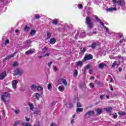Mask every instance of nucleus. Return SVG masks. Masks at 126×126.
I'll list each match as a JSON object with an SVG mask.
<instances>
[{
  "label": "nucleus",
  "mask_w": 126,
  "mask_h": 126,
  "mask_svg": "<svg viewBox=\"0 0 126 126\" xmlns=\"http://www.w3.org/2000/svg\"><path fill=\"white\" fill-rule=\"evenodd\" d=\"M94 114L95 112L94 110L88 111V112L84 115L85 119L91 118L92 116H94Z\"/></svg>",
  "instance_id": "1"
},
{
  "label": "nucleus",
  "mask_w": 126,
  "mask_h": 126,
  "mask_svg": "<svg viewBox=\"0 0 126 126\" xmlns=\"http://www.w3.org/2000/svg\"><path fill=\"white\" fill-rule=\"evenodd\" d=\"M86 24L88 25L90 29H91L93 28V23L91 22V18L89 16L86 17Z\"/></svg>",
  "instance_id": "2"
},
{
  "label": "nucleus",
  "mask_w": 126,
  "mask_h": 126,
  "mask_svg": "<svg viewBox=\"0 0 126 126\" xmlns=\"http://www.w3.org/2000/svg\"><path fill=\"white\" fill-rule=\"evenodd\" d=\"M8 94L6 92L3 93L1 95V99L4 102H6V100L8 98Z\"/></svg>",
  "instance_id": "3"
},
{
  "label": "nucleus",
  "mask_w": 126,
  "mask_h": 126,
  "mask_svg": "<svg viewBox=\"0 0 126 126\" xmlns=\"http://www.w3.org/2000/svg\"><path fill=\"white\" fill-rule=\"evenodd\" d=\"M23 74V70L20 69L16 68L14 72V75H22Z\"/></svg>",
  "instance_id": "4"
},
{
  "label": "nucleus",
  "mask_w": 126,
  "mask_h": 126,
  "mask_svg": "<svg viewBox=\"0 0 126 126\" xmlns=\"http://www.w3.org/2000/svg\"><path fill=\"white\" fill-rule=\"evenodd\" d=\"M112 3L113 4L117 3L118 6H122L123 1L121 0H112Z\"/></svg>",
  "instance_id": "5"
},
{
  "label": "nucleus",
  "mask_w": 126,
  "mask_h": 126,
  "mask_svg": "<svg viewBox=\"0 0 126 126\" xmlns=\"http://www.w3.org/2000/svg\"><path fill=\"white\" fill-rule=\"evenodd\" d=\"M84 59L85 61L93 60V56L91 54H89V55H85Z\"/></svg>",
  "instance_id": "6"
},
{
  "label": "nucleus",
  "mask_w": 126,
  "mask_h": 126,
  "mask_svg": "<svg viewBox=\"0 0 126 126\" xmlns=\"http://www.w3.org/2000/svg\"><path fill=\"white\" fill-rule=\"evenodd\" d=\"M6 76V72L3 71L2 73L0 74V80H4Z\"/></svg>",
  "instance_id": "7"
},
{
  "label": "nucleus",
  "mask_w": 126,
  "mask_h": 126,
  "mask_svg": "<svg viewBox=\"0 0 126 126\" xmlns=\"http://www.w3.org/2000/svg\"><path fill=\"white\" fill-rule=\"evenodd\" d=\"M18 84V81L16 80H12V86L13 89H15L17 88V85Z\"/></svg>",
  "instance_id": "8"
},
{
  "label": "nucleus",
  "mask_w": 126,
  "mask_h": 126,
  "mask_svg": "<svg viewBox=\"0 0 126 126\" xmlns=\"http://www.w3.org/2000/svg\"><path fill=\"white\" fill-rule=\"evenodd\" d=\"M107 65H106L104 63H101L98 64V68L101 69H104L105 67H107Z\"/></svg>",
  "instance_id": "9"
},
{
  "label": "nucleus",
  "mask_w": 126,
  "mask_h": 126,
  "mask_svg": "<svg viewBox=\"0 0 126 126\" xmlns=\"http://www.w3.org/2000/svg\"><path fill=\"white\" fill-rule=\"evenodd\" d=\"M14 57H15V54H10V55H8L6 58H5L3 61H7L8 60H10Z\"/></svg>",
  "instance_id": "10"
},
{
  "label": "nucleus",
  "mask_w": 126,
  "mask_h": 126,
  "mask_svg": "<svg viewBox=\"0 0 126 126\" xmlns=\"http://www.w3.org/2000/svg\"><path fill=\"white\" fill-rule=\"evenodd\" d=\"M97 45V42H93V44L91 45L88 46V47L92 48L93 49H94L96 48Z\"/></svg>",
  "instance_id": "11"
},
{
  "label": "nucleus",
  "mask_w": 126,
  "mask_h": 126,
  "mask_svg": "<svg viewBox=\"0 0 126 126\" xmlns=\"http://www.w3.org/2000/svg\"><path fill=\"white\" fill-rule=\"evenodd\" d=\"M116 10H117V8L115 7L108 8H107V9H106V11H107V12H113Z\"/></svg>",
  "instance_id": "12"
},
{
  "label": "nucleus",
  "mask_w": 126,
  "mask_h": 126,
  "mask_svg": "<svg viewBox=\"0 0 126 126\" xmlns=\"http://www.w3.org/2000/svg\"><path fill=\"white\" fill-rule=\"evenodd\" d=\"M35 53L36 52L33 50H28L27 51H26L25 54L28 55V54H35Z\"/></svg>",
  "instance_id": "13"
},
{
  "label": "nucleus",
  "mask_w": 126,
  "mask_h": 126,
  "mask_svg": "<svg viewBox=\"0 0 126 126\" xmlns=\"http://www.w3.org/2000/svg\"><path fill=\"white\" fill-rule=\"evenodd\" d=\"M112 109L113 108H112L111 107H109L106 108H104V111L107 112L108 113H111Z\"/></svg>",
  "instance_id": "14"
},
{
  "label": "nucleus",
  "mask_w": 126,
  "mask_h": 126,
  "mask_svg": "<svg viewBox=\"0 0 126 126\" xmlns=\"http://www.w3.org/2000/svg\"><path fill=\"white\" fill-rule=\"evenodd\" d=\"M28 105L29 106V107H30L31 110L33 111V108H34L33 104H32V103H31V102H29Z\"/></svg>",
  "instance_id": "15"
},
{
  "label": "nucleus",
  "mask_w": 126,
  "mask_h": 126,
  "mask_svg": "<svg viewBox=\"0 0 126 126\" xmlns=\"http://www.w3.org/2000/svg\"><path fill=\"white\" fill-rule=\"evenodd\" d=\"M95 111L96 112V113L98 115H100L101 114H102V109H100V108H97Z\"/></svg>",
  "instance_id": "16"
},
{
  "label": "nucleus",
  "mask_w": 126,
  "mask_h": 126,
  "mask_svg": "<svg viewBox=\"0 0 126 126\" xmlns=\"http://www.w3.org/2000/svg\"><path fill=\"white\" fill-rule=\"evenodd\" d=\"M35 33H36L35 30H32L31 31L30 35H31V36H33V35H35Z\"/></svg>",
  "instance_id": "17"
},
{
  "label": "nucleus",
  "mask_w": 126,
  "mask_h": 126,
  "mask_svg": "<svg viewBox=\"0 0 126 126\" xmlns=\"http://www.w3.org/2000/svg\"><path fill=\"white\" fill-rule=\"evenodd\" d=\"M50 42L51 44H54L56 42V40L54 38H52L50 39Z\"/></svg>",
  "instance_id": "18"
},
{
  "label": "nucleus",
  "mask_w": 126,
  "mask_h": 126,
  "mask_svg": "<svg viewBox=\"0 0 126 126\" xmlns=\"http://www.w3.org/2000/svg\"><path fill=\"white\" fill-rule=\"evenodd\" d=\"M52 24L54 25H57L58 23V19H55L54 20L52 21Z\"/></svg>",
  "instance_id": "19"
},
{
  "label": "nucleus",
  "mask_w": 126,
  "mask_h": 126,
  "mask_svg": "<svg viewBox=\"0 0 126 126\" xmlns=\"http://www.w3.org/2000/svg\"><path fill=\"white\" fill-rule=\"evenodd\" d=\"M58 89H59V91H60L61 92H63L64 91V87H59Z\"/></svg>",
  "instance_id": "20"
},
{
  "label": "nucleus",
  "mask_w": 126,
  "mask_h": 126,
  "mask_svg": "<svg viewBox=\"0 0 126 126\" xmlns=\"http://www.w3.org/2000/svg\"><path fill=\"white\" fill-rule=\"evenodd\" d=\"M31 90L34 91V90L37 89L38 87H37V86L35 85H31Z\"/></svg>",
  "instance_id": "21"
},
{
  "label": "nucleus",
  "mask_w": 126,
  "mask_h": 126,
  "mask_svg": "<svg viewBox=\"0 0 126 126\" xmlns=\"http://www.w3.org/2000/svg\"><path fill=\"white\" fill-rule=\"evenodd\" d=\"M82 61H78V62H76V66H81L82 65Z\"/></svg>",
  "instance_id": "22"
},
{
  "label": "nucleus",
  "mask_w": 126,
  "mask_h": 126,
  "mask_svg": "<svg viewBox=\"0 0 126 126\" xmlns=\"http://www.w3.org/2000/svg\"><path fill=\"white\" fill-rule=\"evenodd\" d=\"M118 114H119V115H121V116H124L125 115H126V112H118Z\"/></svg>",
  "instance_id": "23"
},
{
  "label": "nucleus",
  "mask_w": 126,
  "mask_h": 126,
  "mask_svg": "<svg viewBox=\"0 0 126 126\" xmlns=\"http://www.w3.org/2000/svg\"><path fill=\"white\" fill-rule=\"evenodd\" d=\"M52 35V33L51 32H47V39H49L51 38V36Z\"/></svg>",
  "instance_id": "24"
},
{
  "label": "nucleus",
  "mask_w": 126,
  "mask_h": 126,
  "mask_svg": "<svg viewBox=\"0 0 126 126\" xmlns=\"http://www.w3.org/2000/svg\"><path fill=\"white\" fill-rule=\"evenodd\" d=\"M78 70H77V69H75L74 71V73L73 74V76L77 77L78 76Z\"/></svg>",
  "instance_id": "25"
},
{
  "label": "nucleus",
  "mask_w": 126,
  "mask_h": 126,
  "mask_svg": "<svg viewBox=\"0 0 126 126\" xmlns=\"http://www.w3.org/2000/svg\"><path fill=\"white\" fill-rule=\"evenodd\" d=\"M117 65V62L116 61H114L112 65V68H114L115 67V66Z\"/></svg>",
  "instance_id": "26"
},
{
  "label": "nucleus",
  "mask_w": 126,
  "mask_h": 126,
  "mask_svg": "<svg viewBox=\"0 0 126 126\" xmlns=\"http://www.w3.org/2000/svg\"><path fill=\"white\" fill-rule=\"evenodd\" d=\"M41 18V16L39 14H35L34 15V18L36 19H39Z\"/></svg>",
  "instance_id": "27"
},
{
  "label": "nucleus",
  "mask_w": 126,
  "mask_h": 126,
  "mask_svg": "<svg viewBox=\"0 0 126 126\" xmlns=\"http://www.w3.org/2000/svg\"><path fill=\"white\" fill-rule=\"evenodd\" d=\"M62 81L63 82V84H64V85H65V86H67V83L66 80H65V79H62Z\"/></svg>",
  "instance_id": "28"
},
{
  "label": "nucleus",
  "mask_w": 126,
  "mask_h": 126,
  "mask_svg": "<svg viewBox=\"0 0 126 126\" xmlns=\"http://www.w3.org/2000/svg\"><path fill=\"white\" fill-rule=\"evenodd\" d=\"M36 89H37V91H43V88L41 86H38Z\"/></svg>",
  "instance_id": "29"
},
{
  "label": "nucleus",
  "mask_w": 126,
  "mask_h": 126,
  "mask_svg": "<svg viewBox=\"0 0 126 126\" xmlns=\"http://www.w3.org/2000/svg\"><path fill=\"white\" fill-rule=\"evenodd\" d=\"M26 44H29L31 43L30 39H28L24 42Z\"/></svg>",
  "instance_id": "30"
},
{
  "label": "nucleus",
  "mask_w": 126,
  "mask_h": 126,
  "mask_svg": "<svg viewBox=\"0 0 126 126\" xmlns=\"http://www.w3.org/2000/svg\"><path fill=\"white\" fill-rule=\"evenodd\" d=\"M41 96L39 94L36 93L35 95L36 98L39 100V97Z\"/></svg>",
  "instance_id": "31"
},
{
  "label": "nucleus",
  "mask_w": 126,
  "mask_h": 126,
  "mask_svg": "<svg viewBox=\"0 0 126 126\" xmlns=\"http://www.w3.org/2000/svg\"><path fill=\"white\" fill-rule=\"evenodd\" d=\"M39 109H36L35 110V111H34V115H38V114H39Z\"/></svg>",
  "instance_id": "32"
},
{
  "label": "nucleus",
  "mask_w": 126,
  "mask_h": 126,
  "mask_svg": "<svg viewBox=\"0 0 126 126\" xmlns=\"http://www.w3.org/2000/svg\"><path fill=\"white\" fill-rule=\"evenodd\" d=\"M22 125L25 126H32L29 123H22Z\"/></svg>",
  "instance_id": "33"
},
{
  "label": "nucleus",
  "mask_w": 126,
  "mask_h": 126,
  "mask_svg": "<svg viewBox=\"0 0 126 126\" xmlns=\"http://www.w3.org/2000/svg\"><path fill=\"white\" fill-rule=\"evenodd\" d=\"M19 65V64L18 63V62H14V63H13V67H15L16 66H18Z\"/></svg>",
  "instance_id": "34"
},
{
  "label": "nucleus",
  "mask_w": 126,
  "mask_h": 126,
  "mask_svg": "<svg viewBox=\"0 0 126 126\" xmlns=\"http://www.w3.org/2000/svg\"><path fill=\"white\" fill-rule=\"evenodd\" d=\"M83 111V108H78L76 109V112H82Z\"/></svg>",
  "instance_id": "35"
},
{
  "label": "nucleus",
  "mask_w": 126,
  "mask_h": 126,
  "mask_svg": "<svg viewBox=\"0 0 126 126\" xmlns=\"http://www.w3.org/2000/svg\"><path fill=\"white\" fill-rule=\"evenodd\" d=\"M52 88V85L51 84H48V86H47V89L49 90H50V89Z\"/></svg>",
  "instance_id": "36"
},
{
  "label": "nucleus",
  "mask_w": 126,
  "mask_h": 126,
  "mask_svg": "<svg viewBox=\"0 0 126 126\" xmlns=\"http://www.w3.org/2000/svg\"><path fill=\"white\" fill-rule=\"evenodd\" d=\"M19 123H20V121L16 122L15 123H14L13 126H17L18 125H19Z\"/></svg>",
  "instance_id": "37"
},
{
  "label": "nucleus",
  "mask_w": 126,
  "mask_h": 126,
  "mask_svg": "<svg viewBox=\"0 0 126 126\" xmlns=\"http://www.w3.org/2000/svg\"><path fill=\"white\" fill-rule=\"evenodd\" d=\"M95 19H96L97 21H99V22L102 21L100 19H99L98 17L97 16H95Z\"/></svg>",
  "instance_id": "38"
},
{
  "label": "nucleus",
  "mask_w": 126,
  "mask_h": 126,
  "mask_svg": "<svg viewBox=\"0 0 126 126\" xmlns=\"http://www.w3.org/2000/svg\"><path fill=\"white\" fill-rule=\"evenodd\" d=\"M30 29V27H28L27 26H26L25 27V31H28Z\"/></svg>",
  "instance_id": "39"
},
{
  "label": "nucleus",
  "mask_w": 126,
  "mask_h": 126,
  "mask_svg": "<svg viewBox=\"0 0 126 126\" xmlns=\"http://www.w3.org/2000/svg\"><path fill=\"white\" fill-rule=\"evenodd\" d=\"M86 51V48H84L83 49H81V52L83 53H85Z\"/></svg>",
  "instance_id": "40"
},
{
  "label": "nucleus",
  "mask_w": 126,
  "mask_h": 126,
  "mask_svg": "<svg viewBox=\"0 0 126 126\" xmlns=\"http://www.w3.org/2000/svg\"><path fill=\"white\" fill-rule=\"evenodd\" d=\"M90 87L92 88H94V84L93 83H90Z\"/></svg>",
  "instance_id": "41"
},
{
  "label": "nucleus",
  "mask_w": 126,
  "mask_h": 126,
  "mask_svg": "<svg viewBox=\"0 0 126 126\" xmlns=\"http://www.w3.org/2000/svg\"><path fill=\"white\" fill-rule=\"evenodd\" d=\"M123 42H126V39H125V38H123V39H121V40L119 41L120 43H122Z\"/></svg>",
  "instance_id": "42"
},
{
  "label": "nucleus",
  "mask_w": 126,
  "mask_h": 126,
  "mask_svg": "<svg viewBox=\"0 0 126 126\" xmlns=\"http://www.w3.org/2000/svg\"><path fill=\"white\" fill-rule=\"evenodd\" d=\"M9 44V40L8 39H6V41H5V45Z\"/></svg>",
  "instance_id": "43"
},
{
  "label": "nucleus",
  "mask_w": 126,
  "mask_h": 126,
  "mask_svg": "<svg viewBox=\"0 0 126 126\" xmlns=\"http://www.w3.org/2000/svg\"><path fill=\"white\" fill-rule=\"evenodd\" d=\"M20 112V111H19V110H16L14 111V113H15L16 114H18Z\"/></svg>",
  "instance_id": "44"
},
{
  "label": "nucleus",
  "mask_w": 126,
  "mask_h": 126,
  "mask_svg": "<svg viewBox=\"0 0 126 126\" xmlns=\"http://www.w3.org/2000/svg\"><path fill=\"white\" fill-rule=\"evenodd\" d=\"M103 97H104V94H102L100 96H99V98L101 100H103Z\"/></svg>",
  "instance_id": "45"
},
{
  "label": "nucleus",
  "mask_w": 126,
  "mask_h": 126,
  "mask_svg": "<svg viewBox=\"0 0 126 126\" xmlns=\"http://www.w3.org/2000/svg\"><path fill=\"white\" fill-rule=\"evenodd\" d=\"M81 104H80V103H78V104H77V107L79 108V107H81Z\"/></svg>",
  "instance_id": "46"
},
{
  "label": "nucleus",
  "mask_w": 126,
  "mask_h": 126,
  "mask_svg": "<svg viewBox=\"0 0 126 126\" xmlns=\"http://www.w3.org/2000/svg\"><path fill=\"white\" fill-rule=\"evenodd\" d=\"M99 23H100L101 25H102V26L103 27H105V26H104V23H103L102 21L99 22Z\"/></svg>",
  "instance_id": "47"
},
{
  "label": "nucleus",
  "mask_w": 126,
  "mask_h": 126,
  "mask_svg": "<svg viewBox=\"0 0 126 126\" xmlns=\"http://www.w3.org/2000/svg\"><path fill=\"white\" fill-rule=\"evenodd\" d=\"M49 56H50V53H48L45 54V55H44L43 57H49Z\"/></svg>",
  "instance_id": "48"
},
{
  "label": "nucleus",
  "mask_w": 126,
  "mask_h": 126,
  "mask_svg": "<svg viewBox=\"0 0 126 126\" xmlns=\"http://www.w3.org/2000/svg\"><path fill=\"white\" fill-rule=\"evenodd\" d=\"M78 8H83V6L82 5V4H80L78 5Z\"/></svg>",
  "instance_id": "49"
},
{
  "label": "nucleus",
  "mask_w": 126,
  "mask_h": 126,
  "mask_svg": "<svg viewBox=\"0 0 126 126\" xmlns=\"http://www.w3.org/2000/svg\"><path fill=\"white\" fill-rule=\"evenodd\" d=\"M50 126H57V125L55 123H51Z\"/></svg>",
  "instance_id": "50"
},
{
  "label": "nucleus",
  "mask_w": 126,
  "mask_h": 126,
  "mask_svg": "<svg viewBox=\"0 0 126 126\" xmlns=\"http://www.w3.org/2000/svg\"><path fill=\"white\" fill-rule=\"evenodd\" d=\"M91 67V65H87L86 67V68L87 69H89Z\"/></svg>",
  "instance_id": "51"
},
{
  "label": "nucleus",
  "mask_w": 126,
  "mask_h": 126,
  "mask_svg": "<svg viewBox=\"0 0 126 126\" xmlns=\"http://www.w3.org/2000/svg\"><path fill=\"white\" fill-rule=\"evenodd\" d=\"M104 30H106V31L108 32L109 31V29L107 28V27H104Z\"/></svg>",
  "instance_id": "52"
},
{
  "label": "nucleus",
  "mask_w": 126,
  "mask_h": 126,
  "mask_svg": "<svg viewBox=\"0 0 126 126\" xmlns=\"http://www.w3.org/2000/svg\"><path fill=\"white\" fill-rule=\"evenodd\" d=\"M30 119L28 118L27 117H26V121L27 122H30Z\"/></svg>",
  "instance_id": "53"
},
{
  "label": "nucleus",
  "mask_w": 126,
  "mask_h": 126,
  "mask_svg": "<svg viewBox=\"0 0 126 126\" xmlns=\"http://www.w3.org/2000/svg\"><path fill=\"white\" fill-rule=\"evenodd\" d=\"M52 63H53L52 62H51L50 63H48L49 67H50Z\"/></svg>",
  "instance_id": "54"
},
{
  "label": "nucleus",
  "mask_w": 126,
  "mask_h": 126,
  "mask_svg": "<svg viewBox=\"0 0 126 126\" xmlns=\"http://www.w3.org/2000/svg\"><path fill=\"white\" fill-rule=\"evenodd\" d=\"M95 84H96L97 85H100V81H96L95 82Z\"/></svg>",
  "instance_id": "55"
},
{
  "label": "nucleus",
  "mask_w": 126,
  "mask_h": 126,
  "mask_svg": "<svg viewBox=\"0 0 126 126\" xmlns=\"http://www.w3.org/2000/svg\"><path fill=\"white\" fill-rule=\"evenodd\" d=\"M113 118H114V119H116V118H117V114H115V115H113Z\"/></svg>",
  "instance_id": "56"
},
{
  "label": "nucleus",
  "mask_w": 126,
  "mask_h": 126,
  "mask_svg": "<svg viewBox=\"0 0 126 126\" xmlns=\"http://www.w3.org/2000/svg\"><path fill=\"white\" fill-rule=\"evenodd\" d=\"M95 77L94 76L90 77V80H94Z\"/></svg>",
  "instance_id": "57"
},
{
  "label": "nucleus",
  "mask_w": 126,
  "mask_h": 126,
  "mask_svg": "<svg viewBox=\"0 0 126 126\" xmlns=\"http://www.w3.org/2000/svg\"><path fill=\"white\" fill-rule=\"evenodd\" d=\"M47 50V48L46 47H45L43 48V49H42V50L43 51H46Z\"/></svg>",
  "instance_id": "58"
},
{
  "label": "nucleus",
  "mask_w": 126,
  "mask_h": 126,
  "mask_svg": "<svg viewBox=\"0 0 126 126\" xmlns=\"http://www.w3.org/2000/svg\"><path fill=\"white\" fill-rule=\"evenodd\" d=\"M54 70H55V72H56V71L58 70V69H57V68H56V66H54Z\"/></svg>",
  "instance_id": "59"
},
{
  "label": "nucleus",
  "mask_w": 126,
  "mask_h": 126,
  "mask_svg": "<svg viewBox=\"0 0 126 126\" xmlns=\"http://www.w3.org/2000/svg\"><path fill=\"white\" fill-rule=\"evenodd\" d=\"M74 119L71 120V125H73V124H74Z\"/></svg>",
  "instance_id": "60"
},
{
  "label": "nucleus",
  "mask_w": 126,
  "mask_h": 126,
  "mask_svg": "<svg viewBox=\"0 0 126 126\" xmlns=\"http://www.w3.org/2000/svg\"><path fill=\"white\" fill-rule=\"evenodd\" d=\"M113 81V79L112 77H110V82H112Z\"/></svg>",
  "instance_id": "61"
},
{
  "label": "nucleus",
  "mask_w": 126,
  "mask_h": 126,
  "mask_svg": "<svg viewBox=\"0 0 126 126\" xmlns=\"http://www.w3.org/2000/svg\"><path fill=\"white\" fill-rule=\"evenodd\" d=\"M119 71L120 72L122 71V68H119Z\"/></svg>",
  "instance_id": "62"
},
{
  "label": "nucleus",
  "mask_w": 126,
  "mask_h": 126,
  "mask_svg": "<svg viewBox=\"0 0 126 126\" xmlns=\"http://www.w3.org/2000/svg\"><path fill=\"white\" fill-rule=\"evenodd\" d=\"M93 34H96L97 33V32H96V31L93 32Z\"/></svg>",
  "instance_id": "63"
},
{
  "label": "nucleus",
  "mask_w": 126,
  "mask_h": 126,
  "mask_svg": "<svg viewBox=\"0 0 126 126\" xmlns=\"http://www.w3.org/2000/svg\"><path fill=\"white\" fill-rule=\"evenodd\" d=\"M19 32V30H17L15 31L16 33H18V32Z\"/></svg>",
  "instance_id": "64"
}]
</instances>
